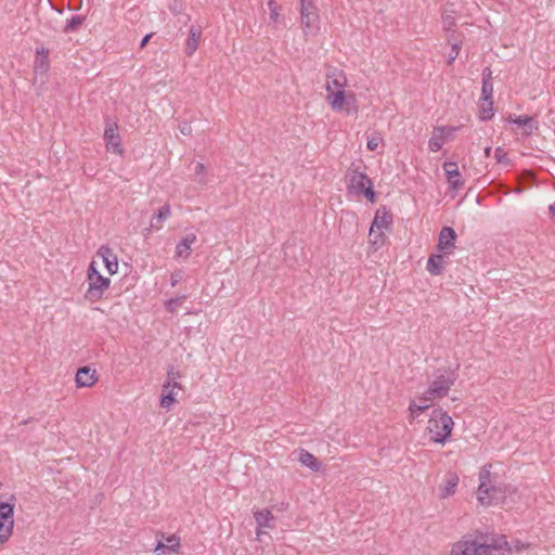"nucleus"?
I'll use <instances>...</instances> for the list:
<instances>
[{
    "label": "nucleus",
    "instance_id": "obj_1",
    "mask_svg": "<svg viewBox=\"0 0 555 555\" xmlns=\"http://www.w3.org/2000/svg\"><path fill=\"white\" fill-rule=\"evenodd\" d=\"M479 486L476 492L477 501L485 507L505 506L508 499L516 493V488L496 481L491 473V465H485L479 472Z\"/></svg>",
    "mask_w": 555,
    "mask_h": 555
},
{
    "label": "nucleus",
    "instance_id": "obj_2",
    "mask_svg": "<svg viewBox=\"0 0 555 555\" xmlns=\"http://www.w3.org/2000/svg\"><path fill=\"white\" fill-rule=\"evenodd\" d=\"M454 427L452 417L442 409H435L426 423L425 435L433 442L444 444Z\"/></svg>",
    "mask_w": 555,
    "mask_h": 555
},
{
    "label": "nucleus",
    "instance_id": "obj_3",
    "mask_svg": "<svg viewBox=\"0 0 555 555\" xmlns=\"http://www.w3.org/2000/svg\"><path fill=\"white\" fill-rule=\"evenodd\" d=\"M88 291L87 296L90 300L96 301L101 299L104 293L108 289L111 285V280L108 276H105L101 273L99 269V261L93 260L88 269Z\"/></svg>",
    "mask_w": 555,
    "mask_h": 555
},
{
    "label": "nucleus",
    "instance_id": "obj_4",
    "mask_svg": "<svg viewBox=\"0 0 555 555\" xmlns=\"http://www.w3.org/2000/svg\"><path fill=\"white\" fill-rule=\"evenodd\" d=\"M15 499L0 502V551L10 542L14 532Z\"/></svg>",
    "mask_w": 555,
    "mask_h": 555
},
{
    "label": "nucleus",
    "instance_id": "obj_5",
    "mask_svg": "<svg viewBox=\"0 0 555 555\" xmlns=\"http://www.w3.org/2000/svg\"><path fill=\"white\" fill-rule=\"evenodd\" d=\"M375 183L367 176H351L348 183V192L354 197H365L370 202L375 201Z\"/></svg>",
    "mask_w": 555,
    "mask_h": 555
},
{
    "label": "nucleus",
    "instance_id": "obj_6",
    "mask_svg": "<svg viewBox=\"0 0 555 555\" xmlns=\"http://www.w3.org/2000/svg\"><path fill=\"white\" fill-rule=\"evenodd\" d=\"M300 1V21L305 36L314 35L315 25L319 21L318 9L312 0Z\"/></svg>",
    "mask_w": 555,
    "mask_h": 555
},
{
    "label": "nucleus",
    "instance_id": "obj_7",
    "mask_svg": "<svg viewBox=\"0 0 555 555\" xmlns=\"http://www.w3.org/2000/svg\"><path fill=\"white\" fill-rule=\"evenodd\" d=\"M453 384L454 379L450 374H441L430 382L424 393L427 396V398L435 401L446 397Z\"/></svg>",
    "mask_w": 555,
    "mask_h": 555
},
{
    "label": "nucleus",
    "instance_id": "obj_8",
    "mask_svg": "<svg viewBox=\"0 0 555 555\" xmlns=\"http://www.w3.org/2000/svg\"><path fill=\"white\" fill-rule=\"evenodd\" d=\"M327 100L333 109L345 111L348 115H352L358 112L354 96H346L345 90L328 92Z\"/></svg>",
    "mask_w": 555,
    "mask_h": 555
},
{
    "label": "nucleus",
    "instance_id": "obj_9",
    "mask_svg": "<svg viewBox=\"0 0 555 555\" xmlns=\"http://www.w3.org/2000/svg\"><path fill=\"white\" fill-rule=\"evenodd\" d=\"M95 260L99 261V269L104 267L109 275H114L118 272V258L112 248L102 246L96 253Z\"/></svg>",
    "mask_w": 555,
    "mask_h": 555
},
{
    "label": "nucleus",
    "instance_id": "obj_10",
    "mask_svg": "<svg viewBox=\"0 0 555 555\" xmlns=\"http://www.w3.org/2000/svg\"><path fill=\"white\" fill-rule=\"evenodd\" d=\"M196 241L197 236L193 232L183 235L175 247L173 258L178 261L188 260L191 256L192 246L196 243Z\"/></svg>",
    "mask_w": 555,
    "mask_h": 555
},
{
    "label": "nucleus",
    "instance_id": "obj_11",
    "mask_svg": "<svg viewBox=\"0 0 555 555\" xmlns=\"http://www.w3.org/2000/svg\"><path fill=\"white\" fill-rule=\"evenodd\" d=\"M182 389L181 384L165 383L162 388L159 404L166 411H170L177 401V396Z\"/></svg>",
    "mask_w": 555,
    "mask_h": 555
},
{
    "label": "nucleus",
    "instance_id": "obj_12",
    "mask_svg": "<svg viewBox=\"0 0 555 555\" xmlns=\"http://www.w3.org/2000/svg\"><path fill=\"white\" fill-rule=\"evenodd\" d=\"M477 537L464 535L451 546V555H476Z\"/></svg>",
    "mask_w": 555,
    "mask_h": 555
},
{
    "label": "nucleus",
    "instance_id": "obj_13",
    "mask_svg": "<svg viewBox=\"0 0 555 555\" xmlns=\"http://www.w3.org/2000/svg\"><path fill=\"white\" fill-rule=\"evenodd\" d=\"M456 234L452 228L444 227L441 229L438 238L437 248L443 255H451L455 247Z\"/></svg>",
    "mask_w": 555,
    "mask_h": 555
},
{
    "label": "nucleus",
    "instance_id": "obj_14",
    "mask_svg": "<svg viewBox=\"0 0 555 555\" xmlns=\"http://www.w3.org/2000/svg\"><path fill=\"white\" fill-rule=\"evenodd\" d=\"M347 78L343 70L335 67L330 68L326 73V91L334 92L345 90Z\"/></svg>",
    "mask_w": 555,
    "mask_h": 555
},
{
    "label": "nucleus",
    "instance_id": "obj_15",
    "mask_svg": "<svg viewBox=\"0 0 555 555\" xmlns=\"http://www.w3.org/2000/svg\"><path fill=\"white\" fill-rule=\"evenodd\" d=\"M99 380V375L95 369L90 366H82L77 370L75 382L77 387L86 388L94 386Z\"/></svg>",
    "mask_w": 555,
    "mask_h": 555
},
{
    "label": "nucleus",
    "instance_id": "obj_16",
    "mask_svg": "<svg viewBox=\"0 0 555 555\" xmlns=\"http://www.w3.org/2000/svg\"><path fill=\"white\" fill-rule=\"evenodd\" d=\"M180 550V538L172 534L158 541L154 552L163 555L178 554Z\"/></svg>",
    "mask_w": 555,
    "mask_h": 555
},
{
    "label": "nucleus",
    "instance_id": "obj_17",
    "mask_svg": "<svg viewBox=\"0 0 555 555\" xmlns=\"http://www.w3.org/2000/svg\"><path fill=\"white\" fill-rule=\"evenodd\" d=\"M434 401L423 392L415 399L410 401L409 413L412 418L418 417L425 410H427Z\"/></svg>",
    "mask_w": 555,
    "mask_h": 555
},
{
    "label": "nucleus",
    "instance_id": "obj_18",
    "mask_svg": "<svg viewBox=\"0 0 555 555\" xmlns=\"http://www.w3.org/2000/svg\"><path fill=\"white\" fill-rule=\"evenodd\" d=\"M459 480L460 478L456 474H448L439 486V496L441 499L452 496L456 491Z\"/></svg>",
    "mask_w": 555,
    "mask_h": 555
},
{
    "label": "nucleus",
    "instance_id": "obj_19",
    "mask_svg": "<svg viewBox=\"0 0 555 555\" xmlns=\"http://www.w3.org/2000/svg\"><path fill=\"white\" fill-rule=\"evenodd\" d=\"M391 223H392V215L385 207H380L376 210L371 227L385 232V231L389 230Z\"/></svg>",
    "mask_w": 555,
    "mask_h": 555
},
{
    "label": "nucleus",
    "instance_id": "obj_20",
    "mask_svg": "<svg viewBox=\"0 0 555 555\" xmlns=\"http://www.w3.org/2000/svg\"><path fill=\"white\" fill-rule=\"evenodd\" d=\"M104 138L107 143V149L115 153H121L120 139L118 134V128L116 124H109L106 126L104 131Z\"/></svg>",
    "mask_w": 555,
    "mask_h": 555
},
{
    "label": "nucleus",
    "instance_id": "obj_21",
    "mask_svg": "<svg viewBox=\"0 0 555 555\" xmlns=\"http://www.w3.org/2000/svg\"><path fill=\"white\" fill-rule=\"evenodd\" d=\"M202 37V29L199 26L192 25L189 29V36L185 42L184 53L192 56L198 49L199 40Z\"/></svg>",
    "mask_w": 555,
    "mask_h": 555
},
{
    "label": "nucleus",
    "instance_id": "obj_22",
    "mask_svg": "<svg viewBox=\"0 0 555 555\" xmlns=\"http://www.w3.org/2000/svg\"><path fill=\"white\" fill-rule=\"evenodd\" d=\"M170 216V207L165 205L158 209V211L152 216L150 227L146 229L149 232L159 231L163 229L164 222Z\"/></svg>",
    "mask_w": 555,
    "mask_h": 555
},
{
    "label": "nucleus",
    "instance_id": "obj_23",
    "mask_svg": "<svg viewBox=\"0 0 555 555\" xmlns=\"http://www.w3.org/2000/svg\"><path fill=\"white\" fill-rule=\"evenodd\" d=\"M493 95V78L492 70L490 67H486L482 70V89H481V100L485 102L492 101Z\"/></svg>",
    "mask_w": 555,
    "mask_h": 555
},
{
    "label": "nucleus",
    "instance_id": "obj_24",
    "mask_svg": "<svg viewBox=\"0 0 555 555\" xmlns=\"http://www.w3.org/2000/svg\"><path fill=\"white\" fill-rule=\"evenodd\" d=\"M511 122L524 127V134L527 137L532 134L534 131H538L539 129L538 120L528 115L517 116L516 118L512 119Z\"/></svg>",
    "mask_w": 555,
    "mask_h": 555
},
{
    "label": "nucleus",
    "instance_id": "obj_25",
    "mask_svg": "<svg viewBox=\"0 0 555 555\" xmlns=\"http://www.w3.org/2000/svg\"><path fill=\"white\" fill-rule=\"evenodd\" d=\"M297 460L301 465L310 468L312 472H319L322 467L321 462L312 453L302 449L298 451Z\"/></svg>",
    "mask_w": 555,
    "mask_h": 555
},
{
    "label": "nucleus",
    "instance_id": "obj_26",
    "mask_svg": "<svg viewBox=\"0 0 555 555\" xmlns=\"http://www.w3.org/2000/svg\"><path fill=\"white\" fill-rule=\"evenodd\" d=\"M487 542L491 546V548L493 551V555H504V554L512 553V547H511L506 537H504V535L493 538Z\"/></svg>",
    "mask_w": 555,
    "mask_h": 555
},
{
    "label": "nucleus",
    "instance_id": "obj_27",
    "mask_svg": "<svg viewBox=\"0 0 555 555\" xmlns=\"http://www.w3.org/2000/svg\"><path fill=\"white\" fill-rule=\"evenodd\" d=\"M444 257H448V255H443L442 253L429 257L426 267L427 271L433 275L441 274L444 267Z\"/></svg>",
    "mask_w": 555,
    "mask_h": 555
},
{
    "label": "nucleus",
    "instance_id": "obj_28",
    "mask_svg": "<svg viewBox=\"0 0 555 555\" xmlns=\"http://www.w3.org/2000/svg\"><path fill=\"white\" fill-rule=\"evenodd\" d=\"M447 128L444 127H437L435 128L433 135L430 137L428 141V147L431 152H438L441 150L443 143H444V132Z\"/></svg>",
    "mask_w": 555,
    "mask_h": 555
},
{
    "label": "nucleus",
    "instance_id": "obj_29",
    "mask_svg": "<svg viewBox=\"0 0 555 555\" xmlns=\"http://www.w3.org/2000/svg\"><path fill=\"white\" fill-rule=\"evenodd\" d=\"M255 520L260 528H272L274 516L269 509H260L254 513Z\"/></svg>",
    "mask_w": 555,
    "mask_h": 555
},
{
    "label": "nucleus",
    "instance_id": "obj_30",
    "mask_svg": "<svg viewBox=\"0 0 555 555\" xmlns=\"http://www.w3.org/2000/svg\"><path fill=\"white\" fill-rule=\"evenodd\" d=\"M385 232L377 230L373 227L369 231V244L375 249H379L385 244Z\"/></svg>",
    "mask_w": 555,
    "mask_h": 555
},
{
    "label": "nucleus",
    "instance_id": "obj_31",
    "mask_svg": "<svg viewBox=\"0 0 555 555\" xmlns=\"http://www.w3.org/2000/svg\"><path fill=\"white\" fill-rule=\"evenodd\" d=\"M86 17L82 15H73L70 18L66 21V24L64 26V33H74L77 31L81 25L85 23Z\"/></svg>",
    "mask_w": 555,
    "mask_h": 555
},
{
    "label": "nucleus",
    "instance_id": "obj_32",
    "mask_svg": "<svg viewBox=\"0 0 555 555\" xmlns=\"http://www.w3.org/2000/svg\"><path fill=\"white\" fill-rule=\"evenodd\" d=\"M448 43L450 44L451 47V51L449 52L448 54V64H452L455 59L459 55V52L461 50V47H462V41L461 40H456L454 39V36L453 34L448 36Z\"/></svg>",
    "mask_w": 555,
    "mask_h": 555
},
{
    "label": "nucleus",
    "instance_id": "obj_33",
    "mask_svg": "<svg viewBox=\"0 0 555 555\" xmlns=\"http://www.w3.org/2000/svg\"><path fill=\"white\" fill-rule=\"evenodd\" d=\"M493 117V101H482L479 111V118L481 120H489Z\"/></svg>",
    "mask_w": 555,
    "mask_h": 555
},
{
    "label": "nucleus",
    "instance_id": "obj_34",
    "mask_svg": "<svg viewBox=\"0 0 555 555\" xmlns=\"http://www.w3.org/2000/svg\"><path fill=\"white\" fill-rule=\"evenodd\" d=\"M454 14H455L454 11H451V13L446 12L442 14L443 29L446 31H452L453 35H454V27L456 26Z\"/></svg>",
    "mask_w": 555,
    "mask_h": 555
},
{
    "label": "nucleus",
    "instance_id": "obj_35",
    "mask_svg": "<svg viewBox=\"0 0 555 555\" xmlns=\"http://www.w3.org/2000/svg\"><path fill=\"white\" fill-rule=\"evenodd\" d=\"M383 138L379 133L375 132L367 138L366 147L369 151H376L382 144Z\"/></svg>",
    "mask_w": 555,
    "mask_h": 555
},
{
    "label": "nucleus",
    "instance_id": "obj_36",
    "mask_svg": "<svg viewBox=\"0 0 555 555\" xmlns=\"http://www.w3.org/2000/svg\"><path fill=\"white\" fill-rule=\"evenodd\" d=\"M268 8H269V20L270 22L278 23L280 22V14H279V5L275 0H269L268 1Z\"/></svg>",
    "mask_w": 555,
    "mask_h": 555
},
{
    "label": "nucleus",
    "instance_id": "obj_37",
    "mask_svg": "<svg viewBox=\"0 0 555 555\" xmlns=\"http://www.w3.org/2000/svg\"><path fill=\"white\" fill-rule=\"evenodd\" d=\"M476 555H493V551L487 541L481 542L477 539Z\"/></svg>",
    "mask_w": 555,
    "mask_h": 555
},
{
    "label": "nucleus",
    "instance_id": "obj_38",
    "mask_svg": "<svg viewBox=\"0 0 555 555\" xmlns=\"http://www.w3.org/2000/svg\"><path fill=\"white\" fill-rule=\"evenodd\" d=\"M494 156L499 164L508 166L512 163L508 154L502 147L495 149Z\"/></svg>",
    "mask_w": 555,
    "mask_h": 555
},
{
    "label": "nucleus",
    "instance_id": "obj_39",
    "mask_svg": "<svg viewBox=\"0 0 555 555\" xmlns=\"http://www.w3.org/2000/svg\"><path fill=\"white\" fill-rule=\"evenodd\" d=\"M37 54L39 55L40 52L38 51ZM41 57H38L37 59V67L43 69V70H47L48 67H49V63H48V50H44L42 49L41 50Z\"/></svg>",
    "mask_w": 555,
    "mask_h": 555
},
{
    "label": "nucleus",
    "instance_id": "obj_40",
    "mask_svg": "<svg viewBox=\"0 0 555 555\" xmlns=\"http://www.w3.org/2000/svg\"><path fill=\"white\" fill-rule=\"evenodd\" d=\"M512 547V552L521 553L529 548L530 544L522 542L520 540H515L512 543H509Z\"/></svg>",
    "mask_w": 555,
    "mask_h": 555
},
{
    "label": "nucleus",
    "instance_id": "obj_41",
    "mask_svg": "<svg viewBox=\"0 0 555 555\" xmlns=\"http://www.w3.org/2000/svg\"><path fill=\"white\" fill-rule=\"evenodd\" d=\"M179 377H180V374H179L178 372L173 371V369H170V370L168 371V373H167V379H166V382H165V383H170V384H172V383H175V384H180V383L178 382V378H179Z\"/></svg>",
    "mask_w": 555,
    "mask_h": 555
},
{
    "label": "nucleus",
    "instance_id": "obj_42",
    "mask_svg": "<svg viewBox=\"0 0 555 555\" xmlns=\"http://www.w3.org/2000/svg\"><path fill=\"white\" fill-rule=\"evenodd\" d=\"M448 182L452 188H459L463 184V181H461V176H448Z\"/></svg>",
    "mask_w": 555,
    "mask_h": 555
},
{
    "label": "nucleus",
    "instance_id": "obj_43",
    "mask_svg": "<svg viewBox=\"0 0 555 555\" xmlns=\"http://www.w3.org/2000/svg\"><path fill=\"white\" fill-rule=\"evenodd\" d=\"M183 279V271L177 270L171 274V285L175 286Z\"/></svg>",
    "mask_w": 555,
    "mask_h": 555
},
{
    "label": "nucleus",
    "instance_id": "obj_44",
    "mask_svg": "<svg viewBox=\"0 0 555 555\" xmlns=\"http://www.w3.org/2000/svg\"><path fill=\"white\" fill-rule=\"evenodd\" d=\"M180 132L184 135H190L192 133V126L190 122H183L179 126Z\"/></svg>",
    "mask_w": 555,
    "mask_h": 555
},
{
    "label": "nucleus",
    "instance_id": "obj_45",
    "mask_svg": "<svg viewBox=\"0 0 555 555\" xmlns=\"http://www.w3.org/2000/svg\"><path fill=\"white\" fill-rule=\"evenodd\" d=\"M444 173H460L456 167V164H444Z\"/></svg>",
    "mask_w": 555,
    "mask_h": 555
},
{
    "label": "nucleus",
    "instance_id": "obj_46",
    "mask_svg": "<svg viewBox=\"0 0 555 555\" xmlns=\"http://www.w3.org/2000/svg\"><path fill=\"white\" fill-rule=\"evenodd\" d=\"M152 37H153V33H150V34L145 35L143 37V39L141 40V42H140V48L141 49L144 48Z\"/></svg>",
    "mask_w": 555,
    "mask_h": 555
},
{
    "label": "nucleus",
    "instance_id": "obj_47",
    "mask_svg": "<svg viewBox=\"0 0 555 555\" xmlns=\"http://www.w3.org/2000/svg\"><path fill=\"white\" fill-rule=\"evenodd\" d=\"M205 171V166L203 163L197 162L194 167L195 173H203Z\"/></svg>",
    "mask_w": 555,
    "mask_h": 555
},
{
    "label": "nucleus",
    "instance_id": "obj_48",
    "mask_svg": "<svg viewBox=\"0 0 555 555\" xmlns=\"http://www.w3.org/2000/svg\"><path fill=\"white\" fill-rule=\"evenodd\" d=\"M446 128H447V130H446V132H444V138H446L447 135H452V134H453V132L456 130V128H453V127H446Z\"/></svg>",
    "mask_w": 555,
    "mask_h": 555
},
{
    "label": "nucleus",
    "instance_id": "obj_49",
    "mask_svg": "<svg viewBox=\"0 0 555 555\" xmlns=\"http://www.w3.org/2000/svg\"><path fill=\"white\" fill-rule=\"evenodd\" d=\"M548 212H550L551 217H555V203H553L548 206Z\"/></svg>",
    "mask_w": 555,
    "mask_h": 555
},
{
    "label": "nucleus",
    "instance_id": "obj_50",
    "mask_svg": "<svg viewBox=\"0 0 555 555\" xmlns=\"http://www.w3.org/2000/svg\"><path fill=\"white\" fill-rule=\"evenodd\" d=\"M262 529H263V528H260V527L258 526V528H257V530H256V535H257V539H258V540H260V539H261V535L264 533Z\"/></svg>",
    "mask_w": 555,
    "mask_h": 555
},
{
    "label": "nucleus",
    "instance_id": "obj_51",
    "mask_svg": "<svg viewBox=\"0 0 555 555\" xmlns=\"http://www.w3.org/2000/svg\"><path fill=\"white\" fill-rule=\"evenodd\" d=\"M521 173L528 175V173H532V172L530 170H524Z\"/></svg>",
    "mask_w": 555,
    "mask_h": 555
},
{
    "label": "nucleus",
    "instance_id": "obj_52",
    "mask_svg": "<svg viewBox=\"0 0 555 555\" xmlns=\"http://www.w3.org/2000/svg\"><path fill=\"white\" fill-rule=\"evenodd\" d=\"M2 486H3V485H2V482L0 481V489L2 488Z\"/></svg>",
    "mask_w": 555,
    "mask_h": 555
}]
</instances>
